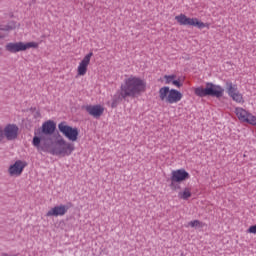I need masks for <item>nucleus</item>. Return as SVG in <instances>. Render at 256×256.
I'll return each instance as SVG.
<instances>
[{"instance_id":"f257e3e1","label":"nucleus","mask_w":256,"mask_h":256,"mask_svg":"<svg viewBox=\"0 0 256 256\" xmlns=\"http://www.w3.org/2000/svg\"><path fill=\"white\" fill-rule=\"evenodd\" d=\"M147 89V82L140 77L131 75L124 80L120 87V97L127 99V97H139L141 93H145Z\"/></svg>"},{"instance_id":"f03ea898","label":"nucleus","mask_w":256,"mask_h":256,"mask_svg":"<svg viewBox=\"0 0 256 256\" xmlns=\"http://www.w3.org/2000/svg\"><path fill=\"white\" fill-rule=\"evenodd\" d=\"M55 129H57V124L48 120L42 124V131L39 136H34L32 140L33 147H36L37 151L47 152V147L45 145H41L43 139H45V135H53L55 133Z\"/></svg>"},{"instance_id":"7ed1b4c3","label":"nucleus","mask_w":256,"mask_h":256,"mask_svg":"<svg viewBox=\"0 0 256 256\" xmlns=\"http://www.w3.org/2000/svg\"><path fill=\"white\" fill-rule=\"evenodd\" d=\"M75 151V144L67 142L65 139L60 138L55 141L54 146L50 150L51 155L58 157H69Z\"/></svg>"},{"instance_id":"20e7f679","label":"nucleus","mask_w":256,"mask_h":256,"mask_svg":"<svg viewBox=\"0 0 256 256\" xmlns=\"http://www.w3.org/2000/svg\"><path fill=\"white\" fill-rule=\"evenodd\" d=\"M195 95L197 97H217L219 99L223 93H225V89L221 87L220 85H215L213 83H206V87H198L194 90Z\"/></svg>"},{"instance_id":"39448f33","label":"nucleus","mask_w":256,"mask_h":256,"mask_svg":"<svg viewBox=\"0 0 256 256\" xmlns=\"http://www.w3.org/2000/svg\"><path fill=\"white\" fill-rule=\"evenodd\" d=\"M39 44L36 42H10L6 45V51L9 53H19L20 51H27V49H37Z\"/></svg>"},{"instance_id":"423d86ee","label":"nucleus","mask_w":256,"mask_h":256,"mask_svg":"<svg viewBox=\"0 0 256 256\" xmlns=\"http://www.w3.org/2000/svg\"><path fill=\"white\" fill-rule=\"evenodd\" d=\"M175 20L179 25H189L190 27H197L198 29H205V27H207L209 29V24L203 23L197 18H189L185 14L175 16Z\"/></svg>"},{"instance_id":"0eeeda50","label":"nucleus","mask_w":256,"mask_h":256,"mask_svg":"<svg viewBox=\"0 0 256 256\" xmlns=\"http://www.w3.org/2000/svg\"><path fill=\"white\" fill-rule=\"evenodd\" d=\"M58 129L66 139L69 141L75 142L79 137V129L73 128L67 125V122H61L58 124Z\"/></svg>"},{"instance_id":"6e6552de","label":"nucleus","mask_w":256,"mask_h":256,"mask_svg":"<svg viewBox=\"0 0 256 256\" xmlns=\"http://www.w3.org/2000/svg\"><path fill=\"white\" fill-rule=\"evenodd\" d=\"M2 135L7 141H15L19 137V126L17 124H7L2 126Z\"/></svg>"},{"instance_id":"1a4fd4ad","label":"nucleus","mask_w":256,"mask_h":256,"mask_svg":"<svg viewBox=\"0 0 256 256\" xmlns=\"http://www.w3.org/2000/svg\"><path fill=\"white\" fill-rule=\"evenodd\" d=\"M189 177V172H187L185 169H178L172 171L170 179L173 185L174 183H182V181H187Z\"/></svg>"},{"instance_id":"9d476101","label":"nucleus","mask_w":256,"mask_h":256,"mask_svg":"<svg viewBox=\"0 0 256 256\" xmlns=\"http://www.w3.org/2000/svg\"><path fill=\"white\" fill-rule=\"evenodd\" d=\"M69 211V206L67 205H58L51 208L47 213L46 217H63Z\"/></svg>"},{"instance_id":"9b49d317","label":"nucleus","mask_w":256,"mask_h":256,"mask_svg":"<svg viewBox=\"0 0 256 256\" xmlns=\"http://www.w3.org/2000/svg\"><path fill=\"white\" fill-rule=\"evenodd\" d=\"M25 169V164L21 160H17L14 164L10 165L8 168V173L10 177H19L23 170Z\"/></svg>"},{"instance_id":"f8f14e48","label":"nucleus","mask_w":256,"mask_h":256,"mask_svg":"<svg viewBox=\"0 0 256 256\" xmlns=\"http://www.w3.org/2000/svg\"><path fill=\"white\" fill-rule=\"evenodd\" d=\"M92 57H93V52H90L79 63L77 71H78V75H80L81 77L87 74V67H89V63H91Z\"/></svg>"},{"instance_id":"ddd939ff","label":"nucleus","mask_w":256,"mask_h":256,"mask_svg":"<svg viewBox=\"0 0 256 256\" xmlns=\"http://www.w3.org/2000/svg\"><path fill=\"white\" fill-rule=\"evenodd\" d=\"M85 110L95 119H99L105 112V108L101 105H87L85 106Z\"/></svg>"},{"instance_id":"4468645a","label":"nucleus","mask_w":256,"mask_h":256,"mask_svg":"<svg viewBox=\"0 0 256 256\" xmlns=\"http://www.w3.org/2000/svg\"><path fill=\"white\" fill-rule=\"evenodd\" d=\"M181 99H183V94L176 89H171L168 94L166 103L173 105V103H179V101H181Z\"/></svg>"},{"instance_id":"2eb2a0df","label":"nucleus","mask_w":256,"mask_h":256,"mask_svg":"<svg viewBox=\"0 0 256 256\" xmlns=\"http://www.w3.org/2000/svg\"><path fill=\"white\" fill-rule=\"evenodd\" d=\"M234 113L242 123H245V121H247V117L249 116V111L241 107H236Z\"/></svg>"},{"instance_id":"dca6fc26","label":"nucleus","mask_w":256,"mask_h":256,"mask_svg":"<svg viewBox=\"0 0 256 256\" xmlns=\"http://www.w3.org/2000/svg\"><path fill=\"white\" fill-rule=\"evenodd\" d=\"M170 89L169 86H164L162 88L159 89V97L161 101H165L167 103V99L169 97V93H170Z\"/></svg>"},{"instance_id":"f3484780","label":"nucleus","mask_w":256,"mask_h":256,"mask_svg":"<svg viewBox=\"0 0 256 256\" xmlns=\"http://www.w3.org/2000/svg\"><path fill=\"white\" fill-rule=\"evenodd\" d=\"M226 89L230 97L232 95H235V93L239 92V90H237V85H234L232 82H226Z\"/></svg>"},{"instance_id":"a211bd4d","label":"nucleus","mask_w":256,"mask_h":256,"mask_svg":"<svg viewBox=\"0 0 256 256\" xmlns=\"http://www.w3.org/2000/svg\"><path fill=\"white\" fill-rule=\"evenodd\" d=\"M179 199H183L184 201H187L189 197H191V189L185 188L182 192L178 193Z\"/></svg>"},{"instance_id":"6ab92c4d","label":"nucleus","mask_w":256,"mask_h":256,"mask_svg":"<svg viewBox=\"0 0 256 256\" xmlns=\"http://www.w3.org/2000/svg\"><path fill=\"white\" fill-rule=\"evenodd\" d=\"M244 123H248L249 125H253L254 127H256V116L249 112Z\"/></svg>"},{"instance_id":"aec40b11","label":"nucleus","mask_w":256,"mask_h":256,"mask_svg":"<svg viewBox=\"0 0 256 256\" xmlns=\"http://www.w3.org/2000/svg\"><path fill=\"white\" fill-rule=\"evenodd\" d=\"M233 101H236V103H243V95L239 92H236L230 96Z\"/></svg>"},{"instance_id":"412c9836","label":"nucleus","mask_w":256,"mask_h":256,"mask_svg":"<svg viewBox=\"0 0 256 256\" xmlns=\"http://www.w3.org/2000/svg\"><path fill=\"white\" fill-rule=\"evenodd\" d=\"M175 77H177V76H175V75H165L164 79L166 81L165 82L166 85H169V84L173 83V81L175 80Z\"/></svg>"},{"instance_id":"4be33fe9","label":"nucleus","mask_w":256,"mask_h":256,"mask_svg":"<svg viewBox=\"0 0 256 256\" xmlns=\"http://www.w3.org/2000/svg\"><path fill=\"white\" fill-rule=\"evenodd\" d=\"M188 225L190 227H203V223L199 220L190 221Z\"/></svg>"},{"instance_id":"5701e85b","label":"nucleus","mask_w":256,"mask_h":256,"mask_svg":"<svg viewBox=\"0 0 256 256\" xmlns=\"http://www.w3.org/2000/svg\"><path fill=\"white\" fill-rule=\"evenodd\" d=\"M172 85H174L175 87H178V88L183 87V84L179 80H173Z\"/></svg>"},{"instance_id":"b1692460","label":"nucleus","mask_w":256,"mask_h":256,"mask_svg":"<svg viewBox=\"0 0 256 256\" xmlns=\"http://www.w3.org/2000/svg\"><path fill=\"white\" fill-rule=\"evenodd\" d=\"M9 29H11L9 26H6V27H0V31H9ZM3 34H0V39H3Z\"/></svg>"},{"instance_id":"393cba45","label":"nucleus","mask_w":256,"mask_h":256,"mask_svg":"<svg viewBox=\"0 0 256 256\" xmlns=\"http://www.w3.org/2000/svg\"><path fill=\"white\" fill-rule=\"evenodd\" d=\"M3 139H5L3 136V126H0V143H3Z\"/></svg>"},{"instance_id":"a878e982","label":"nucleus","mask_w":256,"mask_h":256,"mask_svg":"<svg viewBox=\"0 0 256 256\" xmlns=\"http://www.w3.org/2000/svg\"><path fill=\"white\" fill-rule=\"evenodd\" d=\"M1 256H19V254L2 253Z\"/></svg>"},{"instance_id":"bb28decb","label":"nucleus","mask_w":256,"mask_h":256,"mask_svg":"<svg viewBox=\"0 0 256 256\" xmlns=\"http://www.w3.org/2000/svg\"><path fill=\"white\" fill-rule=\"evenodd\" d=\"M112 107H117V101L116 100H113Z\"/></svg>"}]
</instances>
